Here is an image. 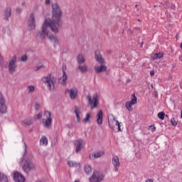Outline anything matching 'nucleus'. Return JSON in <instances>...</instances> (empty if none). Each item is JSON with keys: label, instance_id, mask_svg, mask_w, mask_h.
I'll list each match as a JSON object with an SVG mask.
<instances>
[{"label": "nucleus", "instance_id": "nucleus-21", "mask_svg": "<svg viewBox=\"0 0 182 182\" xmlns=\"http://www.w3.org/2000/svg\"><path fill=\"white\" fill-rule=\"evenodd\" d=\"M95 58L96 59L97 62L100 63V65H103V63H105V60H103V57H102V54H100V52H95Z\"/></svg>", "mask_w": 182, "mask_h": 182}, {"label": "nucleus", "instance_id": "nucleus-13", "mask_svg": "<svg viewBox=\"0 0 182 182\" xmlns=\"http://www.w3.org/2000/svg\"><path fill=\"white\" fill-rule=\"evenodd\" d=\"M0 113H6V106H5V98H4L2 92H0Z\"/></svg>", "mask_w": 182, "mask_h": 182}, {"label": "nucleus", "instance_id": "nucleus-20", "mask_svg": "<svg viewBox=\"0 0 182 182\" xmlns=\"http://www.w3.org/2000/svg\"><path fill=\"white\" fill-rule=\"evenodd\" d=\"M68 165L75 170H80V164L74 161H68Z\"/></svg>", "mask_w": 182, "mask_h": 182}, {"label": "nucleus", "instance_id": "nucleus-42", "mask_svg": "<svg viewBox=\"0 0 182 182\" xmlns=\"http://www.w3.org/2000/svg\"><path fill=\"white\" fill-rule=\"evenodd\" d=\"M41 68H42V66H36V67L34 68V70H35L36 72H37V70H39V69H41Z\"/></svg>", "mask_w": 182, "mask_h": 182}, {"label": "nucleus", "instance_id": "nucleus-32", "mask_svg": "<svg viewBox=\"0 0 182 182\" xmlns=\"http://www.w3.org/2000/svg\"><path fill=\"white\" fill-rule=\"evenodd\" d=\"M27 90L28 93H33L35 92V87L33 85H28Z\"/></svg>", "mask_w": 182, "mask_h": 182}, {"label": "nucleus", "instance_id": "nucleus-17", "mask_svg": "<svg viewBox=\"0 0 182 182\" xmlns=\"http://www.w3.org/2000/svg\"><path fill=\"white\" fill-rule=\"evenodd\" d=\"M3 14L6 21H9V18H11V15L12 14V9L11 7L6 8L4 10Z\"/></svg>", "mask_w": 182, "mask_h": 182}, {"label": "nucleus", "instance_id": "nucleus-14", "mask_svg": "<svg viewBox=\"0 0 182 182\" xmlns=\"http://www.w3.org/2000/svg\"><path fill=\"white\" fill-rule=\"evenodd\" d=\"M28 26L29 31H33V29H35V28H36L35 14H33V13H31L30 15Z\"/></svg>", "mask_w": 182, "mask_h": 182}, {"label": "nucleus", "instance_id": "nucleus-25", "mask_svg": "<svg viewBox=\"0 0 182 182\" xmlns=\"http://www.w3.org/2000/svg\"><path fill=\"white\" fill-rule=\"evenodd\" d=\"M77 62L79 65H82V63H85V57L82 54H79L77 56Z\"/></svg>", "mask_w": 182, "mask_h": 182}, {"label": "nucleus", "instance_id": "nucleus-6", "mask_svg": "<svg viewBox=\"0 0 182 182\" xmlns=\"http://www.w3.org/2000/svg\"><path fill=\"white\" fill-rule=\"evenodd\" d=\"M105 178V175L102 173V172L99 171H95L92 173V175L91 177H90L89 180L90 182H100L103 180Z\"/></svg>", "mask_w": 182, "mask_h": 182}, {"label": "nucleus", "instance_id": "nucleus-51", "mask_svg": "<svg viewBox=\"0 0 182 182\" xmlns=\"http://www.w3.org/2000/svg\"><path fill=\"white\" fill-rule=\"evenodd\" d=\"M141 48H143V42L141 43Z\"/></svg>", "mask_w": 182, "mask_h": 182}, {"label": "nucleus", "instance_id": "nucleus-37", "mask_svg": "<svg viewBox=\"0 0 182 182\" xmlns=\"http://www.w3.org/2000/svg\"><path fill=\"white\" fill-rule=\"evenodd\" d=\"M148 129L152 132H156V127H154V125L149 126L148 127Z\"/></svg>", "mask_w": 182, "mask_h": 182}, {"label": "nucleus", "instance_id": "nucleus-2", "mask_svg": "<svg viewBox=\"0 0 182 182\" xmlns=\"http://www.w3.org/2000/svg\"><path fill=\"white\" fill-rule=\"evenodd\" d=\"M52 20L51 22L56 25L57 27L60 28L62 26V21H60V18L62 16V11L60 10V7L59 4L57 3L53 4L52 5Z\"/></svg>", "mask_w": 182, "mask_h": 182}, {"label": "nucleus", "instance_id": "nucleus-4", "mask_svg": "<svg viewBox=\"0 0 182 182\" xmlns=\"http://www.w3.org/2000/svg\"><path fill=\"white\" fill-rule=\"evenodd\" d=\"M22 170L26 174H29L31 171L35 170V164L31 161L26 160L22 166Z\"/></svg>", "mask_w": 182, "mask_h": 182}, {"label": "nucleus", "instance_id": "nucleus-12", "mask_svg": "<svg viewBox=\"0 0 182 182\" xmlns=\"http://www.w3.org/2000/svg\"><path fill=\"white\" fill-rule=\"evenodd\" d=\"M65 93H70V98L71 100H75L77 96V88L73 87L70 90L66 89Z\"/></svg>", "mask_w": 182, "mask_h": 182}, {"label": "nucleus", "instance_id": "nucleus-53", "mask_svg": "<svg viewBox=\"0 0 182 182\" xmlns=\"http://www.w3.org/2000/svg\"><path fill=\"white\" fill-rule=\"evenodd\" d=\"M151 88H153V84L151 85Z\"/></svg>", "mask_w": 182, "mask_h": 182}, {"label": "nucleus", "instance_id": "nucleus-36", "mask_svg": "<svg viewBox=\"0 0 182 182\" xmlns=\"http://www.w3.org/2000/svg\"><path fill=\"white\" fill-rule=\"evenodd\" d=\"M171 123L172 126H173V127H176V125H177V122L175 120L174 118L171 119Z\"/></svg>", "mask_w": 182, "mask_h": 182}, {"label": "nucleus", "instance_id": "nucleus-23", "mask_svg": "<svg viewBox=\"0 0 182 182\" xmlns=\"http://www.w3.org/2000/svg\"><path fill=\"white\" fill-rule=\"evenodd\" d=\"M97 124H102L103 123V111L102 109L97 114Z\"/></svg>", "mask_w": 182, "mask_h": 182}, {"label": "nucleus", "instance_id": "nucleus-5", "mask_svg": "<svg viewBox=\"0 0 182 182\" xmlns=\"http://www.w3.org/2000/svg\"><path fill=\"white\" fill-rule=\"evenodd\" d=\"M44 83L47 84V87L48 90L52 92L55 89V79L52 77L50 74H48L46 77L43 78Z\"/></svg>", "mask_w": 182, "mask_h": 182}, {"label": "nucleus", "instance_id": "nucleus-43", "mask_svg": "<svg viewBox=\"0 0 182 182\" xmlns=\"http://www.w3.org/2000/svg\"><path fill=\"white\" fill-rule=\"evenodd\" d=\"M45 4L46 5H49V4H50V0H46Z\"/></svg>", "mask_w": 182, "mask_h": 182}, {"label": "nucleus", "instance_id": "nucleus-52", "mask_svg": "<svg viewBox=\"0 0 182 182\" xmlns=\"http://www.w3.org/2000/svg\"><path fill=\"white\" fill-rule=\"evenodd\" d=\"M181 118L182 119V111H181Z\"/></svg>", "mask_w": 182, "mask_h": 182}, {"label": "nucleus", "instance_id": "nucleus-39", "mask_svg": "<svg viewBox=\"0 0 182 182\" xmlns=\"http://www.w3.org/2000/svg\"><path fill=\"white\" fill-rule=\"evenodd\" d=\"M90 119V114H86L85 118L84 119V122H87Z\"/></svg>", "mask_w": 182, "mask_h": 182}, {"label": "nucleus", "instance_id": "nucleus-10", "mask_svg": "<svg viewBox=\"0 0 182 182\" xmlns=\"http://www.w3.org/2000/svg\"><path fill=\"white\" fill-rule=\"evenodd\" d=\"M88 105H90L92 109L97 107V95H94L92 99L91 96H87Z\"/></svg>", "mask_w": 182, "mask_h": 182}, {"label": "nucleus", "instance_id": "nucleus-8", "mask_svg": "<svg viewBox=\"0 0 182 182\" xmlns=\"http://www.w3.org/2000/svg\"><path fill=\"white\" fill-rule=\"evenodd\" d=\"M8 69L10 75H14V73H15L16 70V55H14L11 58L9 63Z\"/></svg>", "mask_w": 182, "mask_h": 182}, {"label": "nucleus", "instance_id": "nucleus-49", "mask_svg": "<svg viewBox=\"0 0 182 182\" xmlns=\"http://www.w3.org/2000/svg\"><path fill=\"white\" fill-rule=\"evenodd\" d=\"M25 153H26V145H25Z\"/></svg>", "mask_w": 182, "mask_h": 182}, {"label": "nucleus", "instance_id": "nucleus-16", "mask_svg": "<svg viewBox=\"0 0 182 182\" xmlns=\"http://www.w3.org/2000/svg\"><path fill=\"white\" fill-rule=\"evenodd\" d=\"M14 180L16 182H25V177L19 172L14 173Z\"/></svg>", "mask_w": 182, "mask_h": 182}, {"label": "nucleus", "instance_id": "nucleus-19", "mask_svg": "<svg viewBox=\"0 0 182 182\" xmlns=\"http://www.w3.org/2000/svg\"><path fill=\"white\" fill-rule=\"evenodd\" d=\"M103 154H105V152L103 151L92 153L90 154V160H95V159H100V157L102 156Z\"/></svg>", "mask_w": 182, "mask_h": 182}, {"label": "nucleus", "instance_id": "nucleus-33", "mask_svg": "<svg viewBox=\"0 0 182 182\" xmlns=\"http://www.w3.org/2000/svg\"><path fill=\"white\" fill-rule=\"evenodd\" d=\"M168 117V115H166V114L164 112H159L158 114V117L161 119V120L164 119V117Z\"/></svg>", "mask_w": 182, "mask_h": 182}, {"label": "nucleus", "instance_id": "nucleus-29", "mask_svg": "<svg viewBox=\"0 0 182 182\" xmlns=\"http://www.w3.org/2000/svg\"><path fill=\"white\" fill-rule=\"evenodd\" d=\"M84 171L86 173V174H90V173H92V166H90L89 164L85 165Z\"/></svg>", "mask_w": 182, "mask_h": 182}, {"label": "nucleus", "instance_id": "nucleus-28", "mask_svg": "<svg viewBox=\"0 0 182 182\" xmlns=\"http://www.w3.org/2000/svg\"><path fill=\"white\" fill-rule=\"evenodd\" d=\"M40 144L41 146H48V138H46L45 136H43L40 139Z\"/></svg>", "mask_w": 182, "mask_h": 182}, {"label": "nucleus", "instance_id": "nucleus-40", "mask_svg": "<svg viewBox=\"0 0 182 182\" xmlns=\"http://www.w3.org/2000/svg\"><path fill=\"white\" fill-rule=\"evenodd\" d=\"M4 63V57H2V54L0 53V66Z\"/></svg>", "mask_w": 182, "mask_h": 182}, {"label": "nucleus", "instance_id": "nucleus-44", "mask_svg": "<svg viewBox=\"0 0 182 182\" xmlns=\"http://www.w3.org/2000/svg\"><path fill=\"white\" fill-rule=\"evenodd\" d=\"M150 75L151 76H154V70L151 71Z\"/></svg>", "mask_w": 182, "mask_h": 182}, {"label": "nucleus", "instance_id": "nucleus-15", "mask_svg": "<svg viewBox=\"0 0 182 182\" xmlns=\"http://www.w3.org/2000/svg\"><path fill=\"white\" fill-rule=\"evenodd\" d=\"M67 80H68V75L66 74V71L65 70V68H63V75L61 77H60L59 82L63 86H66Z\"/></svg>", "mask_w": 182, "mask_h": 182}, {"label": "nucleus", "instance_id": "nucleus-3", "mask_svg": "<svg viewBox=\"0 0 182 182\" xmlns=\"http://www.w3.org/2000/svg\"><path fill=\"white\" fill-rule=\"evenodd\" d=\"M44 117H46V119L44 118L42 119V123L44 127L46 129H50V127H52V115L50 112L45 111Z\"/></svg>", "mask_w": 182, "mask_h": 182}, {"label": "nucleus", "instance_id": "nucleus-18", "mask_svg": "<svg viewBox=\"0 0 182 182\" xmlns=\"http://www.w3.org/2000/svg\"><path fill=\"white\" fill-rule=\"evenodd\" d=\"M112 164L115 168V171H118L120 167V162L119 161V156H114L112 157Z\"/></svg>", "mask_w": 182, "mask_h": 182}, {"label": "nucleus", "instance_id": "nucleus-45", "mask_svg": "<svg viewBox=\"0 0 182 182\" xmlns=\"http://www.w3.org/2000/svg\"><path fill=\"white\" fill-rule=\"evenodd\" d=\"M146 182H153V179H148L146 181Z\"/></svg>", "mask_w": 182, "mask_h": 182}, {"label": "nucleus", "instance_id": "nucleus-27", "mask_svg": "<svg viewBox=\"0 0 182 182\" xmlns=\"http://www.w3.org/2000/svg\"><path fill=\"white\" fill-rule=\"evenodd\" d=\"M23 123L24 126H31V124H33V119H32L31 118H28L26 119H24L23 121Z\"/></svg>", "mask_w": 182, "mask_h": 182}, {"label": "nucleus", "instance_id": "nucleus-48", "mask_svg": "<svg viewBox=\"0 0 182 182\" xmlns=\"http://www.w3.org/2000/svg\"><path fill=\"white\" fill-rule=\"evenodd\" d=\"M25 2L21 3L22 6H25Z\"/></svg>", "mask_w": 182, "mask_h": 182}, {"label": "nucleus", "instance_id": "nucleus-26", "mask_svg": "<svg viewBox=\"0 0 182 182\" xmlns=\"http://www.w3.org/2000/svg\"><path fill=\"white\" fill-rule=\"evenodd\" d=\"M77 69H79L82 73H86V72H87V66L86 65H80L77 66Z\"/></svg>", "mask_w": 182, "mask_h": 182}, {"label": "nucleus", "instance_id": "nucleus-24", "mask_svg": "<svg viewBox=\"0 0 182 182\" xmlns=\"http://www.w3.org/2000/svg\"><path fill=\"white\" fill-rule=\"evenodd\" d=\"M80 112V108L77 106L74 107V114L77 117V122L79 123L80 122V116L79 115V112Z\"/></svg>", "mask_w": 182, "mask_h": 182}, {"label": "nucleus", "instance_id": "nucleus-11", "mask_svg": "<svg viewBox=\"0 0 182 182\" xmlns=\"http://www.w3.org/2000/svg\"><path fill=\"white\" fill-rule=\"evenodd\" d=\"M85 145V141L82 139H77L74 141V146L75 147V153H79L82 149H83V146Z\"/></svg>", "mask_w": 182, "mask_h": 182}, {"label": "nucleus", "instance_id": "nucleus-46", "mask_svg": "<svg viewBox=\"0 0 182 182\" xmlns=\"http://www.w3.org/2000/svg\"><path fill=\"white\" fill-rule=\"evenodd\" d=\"M179 60L182 62V55L179 56Z\"/></svg>", "mask_w": 182, "mask_h": 182}, {"label": "nucleus", "instance_id": "nucleus-54", "mask_svg": "<svg viewBox=\"0 0 182 182\" xmlns=\"http://www.w3.org/2000/svg\"><path fill=\"white\" fill-rule=\"evenodd\" d=\"M135 8H137V4L135 5Z\"/></svg>", "mask_w": 182, "mask_h": 182}, {"label": "nucleus", "instance_id": "nucleus-50", "mask_svg": "<svg viewBox=\"0 0 182 182\" xmlns=\"http://www.w3.org/2000/svg\"><path fill=\"white\" fill-rule=\"evenodd\" d=\"M180 48L182 49V42L181 43Z\"/></svg>", "mask_w": 182, "mask_h": 182}, {"label": "nucleus", "instance_id": "nucleus-35", "mask_svg": "<svg viewBox=\"0 0 182 182\" xmlns=\"http://www.w3.org/2000/svg\"><path fill=\"white\" fill-rule=\"evenodd\" d=\"M42 117V113L37 114L34 116V120H38Z\"/></svg>", "mask_w": 182, "mask_h": 182}, {"label": "nucleus", "instance_id": "nucleus-38", "mask_svg": "<svg viewBox=\"0 0 182 182\" xmlns=\"http://www.w3.org/2000/svg\"><path fill=\"white\" fill-rule=\"evenodd\" d=\"M16 14H18V15L21 14L22 13V8L21 7H17L16 9Z\"/></svg>", "mask_w": 182, "mask_h": 182}, {"label": "nucleus", "instance_id": "nucleus-30", "mask_svg": "<svg viewBox=\"0 0 182 182\" xmlns=\"http://www.w3.org/2000/svg\"><path fill=\"white\" fill-rule=\"evenodd\" d=\"M0 182H8V178L4 173L0 172Z\"/></svg>", "mask_w": 182, "mask_h": 182}, {"label": "nucleus", "instance_id": "nucleus-22", "mask_svg": "<svg viewBox=\"0 0 182 182\" xmlns=\"http://www.w3.org/2000/svg\"><path fill=\"white\" fill-rule=\"evenodd\" d=\"M94 69L96 73H102V72H106L107 70V67L103 64H101V66L95 65Z\"/></svg>", "mask_w": 182, "mask_h": 182}, {"label": "nucleus", "instance_id": "nucleus-56", "mask_svg": "<svg viewBox=\"0 0 182 182\" xmlns=\"http://www.w3.org/2000/svg\"><path fill=\"white\" fill-rule=\"evenodd\" d=\"M129 33H132V31H129Z\"/></svg>", "mask_w": 182, "mask_h": 182}, {"label": "nucleus", "instance_id": "nucleus-41", "mask_svg": "<svg viewBox=\"0 0 182 182\" xmlns=\"http://www.w3.org/2000/svg\"><path fill=\"white\" fill-rule=\"evenodd\" d=\"M39 107H41V105L39 104H36L35 105V109L36 110H39Z\"/></svg>", "mask_w": 182, "mask_h": 182}, {"label": "nucleus", "instance_id": "nucleus-31", "mask_svg": "<svg viewBox=\"0 0 182 182\" xmlns=\"http://www.w3.org/2000/svg\"><path fill=\"white\" fill-rule=\"evenodd\" d=\"M164 56V55L163 53H156V54L152 57V58H153V60H157V59H159V58H163Z\"/></svg>", "mask_w": 182, "mask_h": 182}, {"label": "nucleus", "instance_id": "nucleus-1", "mask_svg": "<svg viewBox=\"0 0 182 182\" xmlns=\"http://www.w3.org/2000/svg\"><path fill=\"white\" fill-rule=\"evenodd\" d=\"M48 28H50L52 32H53L54 33H58V32H59V27H58L56 24L53 23L52 20L46 19L41 27L40 38L41 39V41H45L47 37L48 39H50V41H52L53 42H56L58 41L56 39V37L53 36L52 33L48 32Z\"/></svg>", "mask_w": 182, "mask_h": 182}, {"label": "nucleus", "instance_id": "nucleus-9", "mask_svg": "<svg viewBox=\"0 0 182 182\" xmlns=\"http://www.w3.org/2000/svg\"><path fill=\"white\" fill-rule=\"evenodd\" d=\"M132 100L130 102H128L125 105L126 109L129 110V112H132L133 110V106L137 103V97H136V94H132L131 96Z\"/></svg>", "mask_w": 182, "mask_h": 182}, {"label": "nucleus", "instance_id": "nucleus-7", "mask_svg": "<svg viewBox=\"0 0 182 182\" xmlns=\"http://www.w3.org/2000/svg\"><path fill=\"white\" fill-rule=\"evenodd\" d=\"M108 124L113 132H116V127H117V132H122L120 128V124H122V122H119V121L116 120V117H113L112 119L109 120Z\"/></svg>", "mask_w": 182, "mask_h": 182}, {"label": "nucleus", "instance_id": "nucleus-34", "mask_svg": "<svg viewBox=\"0 0 182 182\" xmlns=\"http://www.w3.org/2000/svg\"><path fill=\"white\" fill-rule=\"evenodd\" d=\"M21 60L22 62H26L28 60V55H22L21 58Z\"/></svg>", "mask_w": 182, "mask_h": 182}, {"label": "nucleus", "instance_id": "nucleus-55", "mask_svg": "<svg viewBox=\"0 0 182 182\" xmlns=\"http://www.w3.org/2000/svg\"><path fill=\"white\" fill-rule=\"evenodd\" d=\"M75 182H79V181H75Z\"/></svg>", "mask_w": 182, "mask_h": 182}, {"label": "nucleus", "instance_id": "nucleus-47", "mask_svg": "<svg viewBox=\"0 0 182 182\" xmlns=\"http://www.w3.org/2000/svg\"><path fill=\"white\" fill-rule=\"evenodd\" d=\"M171 9H175V6H174V5H172V6H171Z\"/></svg>", "mask_w": 182, "mask_h": 182}]
</instances>
